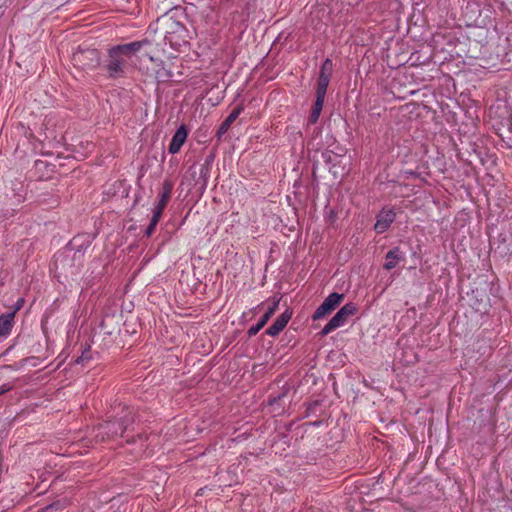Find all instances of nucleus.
Masks as SVG:
<instances>
[{
    "instance_id": "nucleus-1",
    "label": "nucleus",
    "mask_w": 512,
    "mask_h": 512,
    "mask_svg": "<svg viewBox=\"0 0 512 512\" xmlns=\"http://www.w3.org/2000/svg\"><path fill=\"white\" fill-rule=\"evenodd\" d=\"M147 44H149L148 40H141L119 44L109 48L107 51V59L103 64V69L107 72L108 78L118 79L124 77L128 61Z\"/></svg>"
},
{
    "instance_id": "nucleus-2",
    "label": "nucleus",
    "mask_w": 512,
    "mask_h": 512,
    "mask_svg": "<svg viewBox=\"0 0 512 512\" xmlns=\"http://www.w3.org/2000/svg\"><path fill=\"white\" fill-rule=\"evenodd\" d=\"M134 422L135 414L132 409L123 406L121 413L113 420L106 421L98 426L96 437H101L102 441L123 437L126 431L132 429Z\"/></svg>"
},
{
    "instance_id": "nucleus-3",
    "label": "nucleus",
    "mask_w": 512,
    "mask_h": 512,
    "mask_svg": "<svg viewBox=\"0 0 512 512\" xmlns=\"http://www.w3.org/2000/svg\"><path fill=\"white\" fill-rule=\"evenodd\" d=\"M71 61L75 68L82 71H91L100 65L101 58L97 49L79 46L72 54Z\"/></svg>"
},
{
    "instance_id": "nucleus-4",
    "label": "nucleus",
    "mask_w": 512,
    "mask_h": 512,
    "mask_svg": "<svg viewBox=\"0 0 512 512\" xmlns=\"http://www.w3.org/2000/svg\"><path fill=\"white\" fill-rule=\"evenodd\" d=\"M53 263L59 273L73 275L82 264V259L76 257L75 252L64 247L54 255Z\"/></svg>"
},
{
    "instance_id": "nucleus-5",
    "label": "nucleus",
    "mask_w": 512,
    "mask_h": 512,
    "mask_svg": "<svg viewBox=\"0 0 512 512\" xmlns=\"http://www.w3.org/2000/svg\"><path fill=\"white\" fill-rule=\"evenodd\" d=\"M357 307L353 302L346 303L339 311L329 320L320 332L321 336L328 335L333 330L343 326L349 317L355 315Z\"/></svg>"
},
{
    "instance_id": "nucleus-6",
    "label": "nucleus",
    "mask_w": 512,
    "mask_h": 512,
    "mask_svg": "<svg viewBox=\"0 0 512 512\" xmlns=\"http://www.w3.org/2000/svg\"><path fill=\"white\" fill-rule=\"evenodd\" d=\"M344 299V294H339L337 292H333L329 294L322 304L316 309L314 312L312 319L314 321L324 318L326 315L330 314L332 311L336 309V307L342 302Z\"/></svg>"
},
{
    "instance_id": "nucleus-7",
    "label": "nucleus",
    "mask_w": 512,
    "mask_h": 512,
    "mask_svg": "<svg viewBox=\"0 0 512 512\" xmlns=\"http://www.w3.org/2000/svg\"><path fill=\"white\" fill-rule=\"evenodd\" d=\"M91 244V235L88 233H82L74 236L65 247L71 250V252H75L76 257L83 260V257Z\"/></svg>"
},
{
    "instance_id": "nucleus-8",
    "label": "nucleus",
    "mask_w": 512,
    "mask_h": 512,
    "mask_svg": "<svg viewBox=\"0 0 512 512\" xmlns=\"http://www.w3.org/2000/svg\"><path fill=\"white\" fill-rule=\"evenodd\" d=\"M292 310L286 309L281 315H279L271 326H269L265 334L275 337L277 336L288 324L292 317Z\"/></svg>"
},
{
    "instance_id": "nucleus-9",
    "label": "nucleus",
    "mask_w": 512,
    "mask_h": 512,
    "mask_svg": "<svg viewBox=\"0 0 512 512\" xmlns=\"http://www.w3.org/2000/svg\"><path fill=\"white\" fill-rule=\"evenodd\" d=\"M402 261H405L404 252L400 247H394L386 253L383 269L390 271L397 267V265Z\"/></svg>"
},
{
    "instance_id": "nucleus-10",
    "label": "nucleus",
    "mask_w": 512,
    "mask_h": 512,
    "mask_svg": "<svg viewBox=\"0 0 512 512\" xmlns=\"http://www.w3.org/2000/svg\"><path fill=\"white\" fill-rule=\"evenodd\" d=\"M188 131L185 125H181L174 133L171 142L168 147L170 154H176L180 151L182 145L187 139Z\"/></svg>"
},
{
    "instance_id": "nucleus-11",
    "label": "nucleus",
    "mask_w": 512,
    "mask_h": 512,
    "mask_svg": "<svg viewBox=\"0 0 512 512\" xmlns=\"http://www.w3.org/2000/svg\"><path fill=\"white\" fill-rule=\"evenodd\" d=\"M173 185L169 181H165L162 186V191L160 193L159 201L156 207L153 210V213L162 216V213L170 199L172 193Z\"/></svg>"
},
{
    "instance_id": "nucleus-12",
    "label": "nucleus",
    "mask_w": 512,
    "mask_h": 512,
    "mask_svg": "<svg viewBox=\"0 0 512 512\" xmlns=\"http://www.w3.org/2000/svg\"><path fill=\"white\" fill-rule=\"evenodd\" d=\"M395 213L392 210L382 211L374 225V229L377 233H384L395 220Z\"/></svg>"
},
{
    "instance_id": "nucleus-13",
    "label": "nucleus",
    "mask_w": 512,
    "mask_h": 512,
    "mask_svg": "<svg viewBox=\"0 0 512 512\" xmlns=\"http://www.w3.org/2000/svg\"><path fill=\"white\" fill-rule=\"evenodd\" d=\"M244 110L243 105L236 106L231 113L227 116V118L221 123L220 127L217 130L216 136L220 139L230 128L232 123L239 117L241 112Z\"/></svg>"
},
{
    "instance_id": "nucleus-14",
    "label": "nucleus",
    "mask_w": 512,
    "mask_h": 512,
    "mask_svg": "<svg viewBox=\"0 0 512 512\" xmlns=\"http://www.w3.org/2000/svg\"><path fill=\"white\" fill-rule=\"evenodd\" d=\"M15 311L0 315V336L7 337L14 326Z\"/></svg>"
},
{
    "instance_id": "nucleus-15",
    "label": "nucleus",
    "mask_w": 512,
    "mask_h": 512,
    "mask_svg": "<svg viewBox=\"0 0 512 512\" xmlns=\"http://www.w3.org/2000/svg\"><path fill=\"white\" fill-rule=\"evenodd\" d=\"M156 66L157 67L155 69V78L157 79L158 82L165 83L172 79L173 72L170 70V68L167 67V65L163 61H160Z\"/></svg>"
},
{
    "instance_id": "nucleus-16",
    "label": "nucleus",
    "mask_w": 512,
    "mask_h": 512,
    "mask_svg": "<svg viewBox=\"0 0 512 512\" xmlns=\"http://www.w3.org/2000/svg\"><path fill=\"white\" fill-rule=\"evenodd\" d=\"M324 100H325V97L316 96L315 103L313 105L311 114L309 116L310 124H315L318 121L319 116L322 111V108H323Z\"/></svg>"
},
{
    "instance_id": "nucleus-17",
    "label": "nucleus",
    "mask_w": 512,
    "mask_h": 512,
    "mask_svg": "<svg viewBox=\"0 0 512 512\" xmlns=\"http://www.w3.org/2000/svg\"><path fill=\"white\" fill-rule=\"evenodd\" d=\"M280 300H281L280 297L279 298L274 297L272 299L271 304L269 305V307L267 308L266 312L264 313V315L259 320L260 324H263L264 326L267 324V322L270 320V318L274 315V313L278 309Z\"/></svg>"
},
{
    "instance_id": "nucleus-18",
    "label": "nucleus",
    "mask_w": 512,
    "mask_h": 512,
    "mask_svg": "<svg viewBox=\"0 0 512 512\" xmlns=\"http://www.w3.org/2000/svg\"><path fill=\"white\" fill-rule=\"evenodd\" d=\"M211 159H206L205 163L200 166L199 170V178L197 179V183L201 184L202 187H205L209 178Z\"/></svg>"
},
{
    "instance_id": "nucleus-19",
    "label": "nucleus",
    "mask_w": 512,
    "mask_h": 512,
    "mask_svg": "<svg viewBox=\"0 0 512 512\" xmlns=\"http://www.w3.org/2000/svg\"><path fill=\"white\" fill-rule=\"evenodd\" d=\"M330 79L331 77L319 75L316 88V96L325 97Z\"/></svg>"
},
{
    "instance_id": "nucleus-20",
    "label": "nucleus",
    "mask_w": 512,
    "mask_h": 512,
    "mask_svg": "<svg viewBox=\"0 0 512 512\" xmlns=\"http://www.w3.org/2000/svg\"><path fill=\"white\" fill-rule=\"evenodd\" d=\"M332 70H333L332 61L329 58H327V59H325V61L322 63V65L320 67L319 75H322L325 77H331Z\"/></svg>"
},
{
    "instance_id": "nucleus-21",
    "label": "nucleus",
    "mask_w": 512,
    "mask_h": 512,
    "mask_svg": "<svg viewBox=\"0 0 512 512\" xmlns=\"http://www.w3.org/2000/svg\"><path fill=\"white\" fill-rule=\"evenodd\" d=\"M160 218H161V216L153 213V216L151 218L150 224L148 225V227L145 230V235L147 237H150L154 233Z\"/></svg>"
},
{
    "instance_id": "nucleus-22",
    "label": "nucleus",
    "mask_w": 512,
    "mask_h": 512,
    "mask_svg": "<svg viewBox=\"0 0 512 512\" xmlns=\"http://www.w3.org/2000/svg\"><path fill=\"white\" fill-rule=\"evenodd\" d=\"M147 439H148V437L145 434H142V433L137 434V440L140 442L139 448L136 450V453L138 455L145 452V450L147 448V444H146Z\"/></svg>"
},
{
    "instance_id": "nucleus-23",
    "label": "nucleus",
    "mask_w": 512,
    "mask_h": 512,
    "mask_svg": "<svg viewBox=\"0 0 512 512\" xmlns=\"http://www.w3.org/2000/svg\"><path fill=\"white\" fill-rule=\"evenodd\" d=\"M263 327H264V325L260 324V321H258V323L256 325H253L248 329V331H247L248 337L255 336Z\"/></svg>"
},
{
    "instance_id": "nucleus-24",
    "label": "nucleus",
    "mask_w": 512,
    "mask_h": 512,
    "mask_svg": "<svg viewBox=\"0 0 512 512\" xmlns=\"http://www.w3.org/2000/svg\"><path fill=\"white\" fill-rule=\"evenodd\" d=\"M24 298H19L16 303H15V307L12 311H15V314L17 313V311H19L23 305H24Z\"/></svg>"
},
{
    "instance_id": "nucleus-25",
    "label": "nucleus",
    "mask_w": 512,
    "mask_h": 512,
    "mask_svg": "<svg viewBox=\"0 0 512 512\" xmlns=\"http://www.w3.org/2000/svg\"><path fill=\"white\" fill-rule=\"evenodd\" d=\"M12 386L10 384L4 383L0 386V396L10 391Z\"/></svg>"
},
{
    "instance_id": "nucleus-26",
    "label": "nucleus",
    "mask_w": 512,
    "mask_h": 512,
    "mask_svg": "<svg viewBox=\"0 0 512 512\" xmlns=\"http://www.w3.org/2000/svg\"><path fill=\"white\" fill-rule=\"evenodd\" d=\"M174 32L184 33L186 32L185 26L181 23H176V30Z\"/></svg>"
},
{
    "instance_id": "nucleus-27",
    "label": "nucleus",
    "mask_w": 512,
    "mask_h": 512,
    "mask_svg": "<svg viewBox=\"0 0 512 512\" xmlns=\"http://www.w3.org/2000/svg\"><path fill=\"white\" fill-rule=\"evenodd\" d=\"M283 395H279L278 397H270L269 400H268V403L269 405H273L275 403H277L281 398H282Z\"/></svg>"
},
{
    "instance_id": "nucleus-28",
    "label": "nucleus",
    "mask_w": 512,
    "mask_h": 512,
    "mask_svg": "<svg viewBox=\"0 0 512 512\" xmlns=\"http://www.w3.org/2000/svg\"><path fill=\"white\" fill-rule=\"evenodd\" d=\"M5 1L0 0V17H2L5 13L6 6L4 5Z\"/></svg>"
},
{
    "instance_id": "nucleus-29",
    "label": "nucleus",
    "mask_w": 512,
    "mask_h": 512,
    "mask_svg": "<svg viewBox=\"0 0 512 512\" xmlns=\"http://www.w3.org/2000/svg\"><path fill=\"white\" fill-rule=\"evenodd\" d=\"M170 34H171V32L166 31L165 39L168 40L169 42H172L171 38L169 37Z\"/></svg>"
},
{
    "instance_id": "nucleus-30",
    "label": "nucleus",
    "mask_w": 512,
    "mask_h": 512,
    "mask_svg": "<svg viewBox=\"0 0 512 512\" xmlns=\"http://www.w3.org/2000/svg\"><path fill=\"white\" fill-rule=\"evenodd\" d=\"M126 442H127L128 444H132V443H135V442H136V439H135V438H131V439H129V438H128V439L126 440Z\"/></svg>"
},
{
    "instance_id": "nucleus-31",
    "label": "nucleus",
    "mask_w": 512,
    "mask_h": 512,
    "mask_svg": "<svg viewBox=\"0 0 512 512\" xmlns=\"http://www.w3.org/2000/svg\"><path fill=\"white\" fill-rule=\"evenodd\" d=\"M83 359H84V357H83V356H81L80 358H78V359H77V361H76V362H77V363H80V362H82V361H83Z\"/></svg>"
},
{
    "instance_id": "nucleus-32",
    "label": "nucleus",
    "mask_w": 512,
    "mask_h": 512,
    "mask_svg": "<svg viewBox=\"0 0 512 512\" xmlns=\"http://www.w3.org/2000/svg\"><path fill=\"white\" fill-rule=\"evenodd\" d=\"M263 304H260V305H257V307L254 308V310H257L258 308H260Z\"/></svg>"
}]
</instances>
